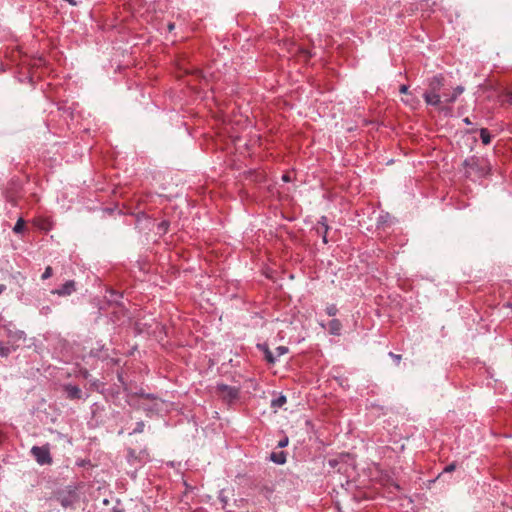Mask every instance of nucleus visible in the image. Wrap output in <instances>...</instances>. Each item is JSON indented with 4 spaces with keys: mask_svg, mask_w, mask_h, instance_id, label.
<instances>
[{
    "mask_svg": "<svg viewBox=\"0 0 512 512\" xmlns=\"http://www.w3.org/2000/svg\"><path fill=\"white\" fill-rule=\"evenodd\" d=\"M341 329H342V324L338 319H332L329 322V333L331 335H335V336L340 335Z\"/></svg>",
    "mask_w": 512,
    "mask_h": 512,
    "instance_id": "obj_12",
    "label": "nucleus"
},
{
    "mask_svg": "<svg viewBox=\"0 0 512 512\" xmlns=\"http://www.w3.org/2000/svg\"><path fill=\"white\" fill-rule=\"evenodd\" d=\"M269 459L275 464L283 465L286 463L287 457H286L285 452L280 451V452H272L269 456Z\"/></svg>",
    "mask_w": 512,
    "mask_h": 512,
    "instance_id": "obj_11",
    "label": "nucleus"
},
{
    "mask_svg": "<svg viewBox=\"0 0 512 512\" xmlns=\"http://www.w3.org/2000/svg\"><path fill=\"white\" fill-rule=\"evenodd\" d=\"M174 27H175V25H174L173 23H169V24H168V29H169L170 31H171V30H173V29H174Z\"/></svg>",
    "mask_w": 512,
    "mask_h": 512,
    "instance_id": "obj_31",
    "label": "nucleus"
},
{
    "mask_svg": "<svg viewBox=\"0 0 512 512\" xmlns=\"http://www.w3.org/2000/svg\"><path fill=\"white\" fill-rule=\"evenodd\" d=\"M463 122H464L466 125H471V124H472L471 120H470L468 117L464 118V119H463Z\"/></svg>",
    "mask_w": 512,
    "mask_h": 512,
    "instance_id": "obj_30",
    "label": "nucleus"
},
{
    "mask_svg": "<svg viewBox=\"0 0 512 512\" xmlns=\"http://www.w3.org/2000/svg\"><path fill=\"white\" fill-rule=\"evenodd\" d=\"M24 227H25V222H24V220L22 218H20V219H18V221L14 225L13 231L15 233H21V232H23Z\"/></svg>",
    "mask_w": 512,
    "mask_h": 512,
    "instance_id": "obj_16",
    "label": "nucleus"
},
{
    "mask_svg": "<svg viewBox=\"0 0 512 512\" xmlns=\"http://www.w3.org/2000/svg\"><path fill=\"white\" fill-rule=\"evenodd\" d=\"M325 311L328 316H335L338 312V309H337L336 305L331 304L326 307Z\"/></svg>",
    "mask_w": 512,
    "mask_h": 512,
    "instance_id": "obj_18",
    "label": "nucleus"
},
{
    "mask_svg": "<svg viewBox=\"0 0 512 512\" xmlns=\"http://www.w3.org/2000/svg\"><path fill=\"white\" fill-rule=\"evenodd\" d=\"M31 454L40 465H48L52 463V457L48 446H33L31 448Z\"/></svg>",
    "mask_w": 512,
    "mask_h": 512,
    "instance_id": "obj_4",
    "label": "nucleus"
},
{
    "mask_svg": "<svg viewBox=\"0 0 512 512\" xmlns=\"http://www.w3.org/2000/svg\"><path fill=\"white\" fill-rule=\"evenodd\" d=\"M4 290H5V286L0 284V294L3 293Z\"/></svg>",
    "mask_w": 512,
    "mask_h": 512,
    "instance_id": "obj_32",
    "label": "nucleus"
},
{
    "mask_svg": "<svg viewBox=\"0 0 512 512\" xmlns=\"http://www.w3.org/2000/svg\"><path fill=\"white\" fill-rule=\"evenodd\" d=\"M315 229H316L317 234L322 237L323 243L327 244L328 243L327 233H328V230H329V226H328V222H327V217L326 216H321L320 217V219H319Z\"/></svg>",
    "mask_w": 512,
    "mask_h": 512,
    "instance_id": "obj_6",
    "label": "nucleus"
},
{
    "mask_svg": "<svg viewBox=\"0 0 512 512\" xmlns=\"http://www.w3.org/2000/svg\"><path fill=\"white\" fill-rule=\"evenodd\" d=\"M64 391L66 393V397L70 400H76L82 398V391L77 385L66 384L64 385Z\"/></svg>",
    "mask_w": 512,
    "mask_h": 512,
    "instance_id": "obj_8",
    "label": "nucleus"
},
{
    "mask_svg": "<svg viewBox=\"0 0 512 512\" xmlns=\"http://www.w3.org/2000/svg\"><path fill=\"white\" fill-rule=\"evenodd\" d=\"M55 498L63 508H71L79 501V494L75 486L68 485L58 490Z\"/></svg>",
    "mask_w": 512,
    "mask_h": 512,
    "instance_id": "obj_2",
    "label": "nucleus"
},
{
    "mask_svg": "<svg viewBox=\"0 0 512 512\" xmlns=\"http://www.w3.org/2000/svg\"><path fill=\"white\" fill-rule=\"evenodd\" d=\"M480 138L482 140V143L485 145H488L491 142V135L486 128L480 129Z\"/></svg>",
    "mask_w": 512,
    "mask_h": 512,
    "instance_id": "obj_14",
    "label": "nucleus"
},
{
    "mask_svg": "<svg viewBox=\"0 0 512 512\" xmlns=\"http://www.w3.org/2000/svg\"><path fill=\"white\" fill-rule=\"evenodd\" d=\"M444 86V78L442 75H435L428 81L429 92L439 93L441 88Z\"/></svg>",
    "mask_w": 512,
    "mask_h": 512,
    "instance_id": "obj_7",
    "label": "nucleus"
},
{
    "mask_svg": "<svg viewBox=\"0 0 512 512\" xmlns=\"http://www.w3.org/2000/svg\"><path fill=\"white\" fill-rule=\"evenodd\" d=\"M465 91L464 86L459 85L454 88L451 94H442L444 103H453L457 100V98Z\"/></svg>",
    "mask_w": 512,
    "mask_h": 512,
    "instance_id": "obj_9",
    "label": "nucleus"
},
{
    "mask_svg": "<svg viewBox=\"0 0 512 512\" xmlns=\"http://www.w3.org/2000/svg\"><path fill=\"white\" fill-rule=\"evenodd\" d=\"M389 356L396 362L399 363L401 360V355L394 354L393 352L389 353Z\"/></svg>",
    "mask_w": 512,
    "mask_h": 512,
    "instance_id": "obj_24",
    "label": "nucleus"
},
{
    "mask_svg": "<svg viewBox=\"0 0 512 512\" xmlns=\"http://www.w3.org/2000/svg\"><path fill=\"white\" fill-rule=\"evenodd\" d=\"M144 427H145V424L143 421H138L136 423V427L133 429V431L131 432V434H137V433H142L144 431Z\"/></svg>",
    "mask_w": 512,
    "mask_h": 512,
    "instance_id": "obj_19",
    "label": "nucleus"
},
{
    "mask_svg": "<svg viewBox=\"0 0 512 512\" xmlns=\"http://www.w3.org/2000/svg\"><path fill=\"white\" fill-rule=\"evenodd\" d=\"M408 86L407 85H401L400 88H399V92L401 94H407L408 93Z\"/></svg>",
    "mask_w": 512,
    "mask_h": 512,
    "instance_id": "obj_26",
    "label": "nucleus"
},
{
    "mask_svg": "<svg viewBox=\"0 0 512 512\" xmlns=\"http://www.w3.org/2000/svg\"><path fill=\"white\" fill-rule=\"evenodd\" d=\"M215 392L226 402H232L239 397V389L226 384H217Z\"/></svg>",
    "mask_w": 512,
    "mask_h": 512,
    "instance_id": "obj_3",
    "label": "nucleus"
},
{
    "mask_svg": "<svg viewBox=\"0 0 512 512\" xmlns=\"http://www.w3.org/2000/svg\"><path fill=\"white\" fill-rule=\"evenodd\" d=\"M455 469H456V465H455V463H451V464L447 465V466L444 468V470H443V473H442V474H444V473H451V472H453Z\"/></svg>",
    "mask_w": 512,
    "mask_h": 512,
    "instance_id": "obj_21",
    "label": "nucleus"
},
{
    "mask_svg": "<svg viewBox=\"0 0 512 512\" xmlns=\"http://www.w3.org/2000/svg\"><path fill=\"white\" fill-rule=\"evenodd\" d=\"M288 443H289L288 437H284V438H282V439L278 442L277 447H278V448H284V447H286V446L288 445Z\"/></svg>",
    "mask_w": 512,
    "mask_h": 512,
    "instance_id": "obj_22",
    "label": "nucleus"
},
{
    "mask_svg": "<svg viewBox=\"0 0 512 512\" xmlns=\"http://www.w3.org/2000/svg\"><path fill=\"white\" fill-rule=\"evenodd\" d=\"M124 390L128 405L134 409L143 410L148 417L160 415L169 410L170 404L155 394L145 393L142 389L138 392H131L127 387Z\"/></svg>",
    "mask_w": 512,
    "mask_h": 512,
    "instance_id": "obj_1",
    "label": "nucleus"
},
{
    "mask_svg": "<svg viewBox=\"0 0 512 512\" xmlns=\"http://www.w3.org/2000/svg\"><path fill=\"white\" fill-rule=\"evenodd\" d=\"M276 351H277V356L279 357V356H282L285 353H287L288 348L284 347V346H279V347H277Z\"/></svg>",
    "mask_w": 512,
    "mask_h": 512,
    "instance_id": "obj_23",
    "label": "nucleus"
},
{
    "mask_svg": "<svg viewBox=\"0 0 512 512\" xmlns=\"http://www.w3.org/2000/svg\"><path fill=\"white\" fill-rule=\"evenodd\" d=\"M53 274V270L50 266H47L41 276V279L42 280H46V279H49Z\"/></svg>",
    "mask_w": 512,
    "mask_h": 512,
    "instance_id": "obj_20",
    "label": "nucleus"
},
{
    "mask_svg": "<svg viewBox=\"0 0 512 512\" xmlns=\"http://www.w3.org/2000/svg\"><path fill=\"white\" fill-rule=\"evenodd\" d=\"M76 284L73 280L66 281L59 288L52 291V294H56L58 296H69L76 290Z\"/></svg>",
    "mask_w": 512,
    "mask_h": 512,
    "instance_id": "obj_5",
    "label": "nucleus"
},
{
    "mask_svg": "<svg viewBox=\"0 0 512 512\" xmlns=\"http://www.w3.org/2000/svg\"><path fill=\"white\" fill-rule=\"evenodd\" d=\"M282 180H283L284 182H290V181H291L290 176H289L288 174H284V175L282 176Z\"/></svg>",
    "mask_w": 512,
    "mask_h": 512,
    "instance_id": "obj_29",
    "label": "nucleus"
},
{
    "mask_svg": "<svg viewBox=\"0 0 512 512\" xmlns=\"http://www.w3.org/2000/svg\"><path fill=\"white\" fill-rule=\"evenodd\" d=\"M168 227V223L167 222H162L160 225H159V228L162 229V230H166Z\"/></svg>",
    "mask_w": 512,
    "mask_h": 512,
    "instance_id": "obj_28",
    "label": "nucleus"
},
{
    "mask_svg": "<svg viewBox=\"0 0 512 512\" xmlns=\"http://www.w3.org/2000/svg\"><path fill=\"white\" fill-rule=\"evenodd\" d=\"M219 499L223 503V506L227 504V497H225L222 492L219 494Z\"/></svg>",
    "mask_w": 512,
    "mask_h": 512,
    "instance_id": "obj_27",
    "label": "nucleus"
},
{
    "mask_svg": "<svg viewBox=\"0 0 512 512\" xmlns=\"http://www.w3.org/2000/svg\"><path fill=\"white\" fill-rule=\"evenodd\" d=\"M286 401H287L286 396L279 395L277 398H275L271 401V407L276 408V409L281 408L286 403Z\"/></svg>",
    "mask_w": 512,
    "mask_h": 512,
    "instance_id": "obj_13",
    "label": "nucleus"
},
{
    "mask_svg": "<svg viewBox=\"0 0 512 512\" xmlns=\"http://www.w3.org/2000/svg\"><path fill=\"white\" fill-rule=\"evenodd\" d=\"M265 358L269 363H275L277 358L273 355V353L265 346L264 347Z\"/></svg>",
    "mask_w": 512,
    "mask_h": 512,
    "instance_id": "obj_17",
    "label": "nucleus"
},
{
    "mask_svg": "<svg viewBox=\"0 0 512 512\" xmlns=\"http://www.w3.org/2000/svg\"><path fill=\"white\" fill-rule=\"evenodd\" d=\"M139 459V456L136 454V452L133 449H129L127 453V461L133 465L137 460Z\"/></svg>",
    "mask_w": 512,
    "mask_h": 512,
    "instance_id": "obj_15",
    "label": "nucleus"
},
{
    "mask_svg": "<svg viewBox=\"0 0 512 512\" xmlns=\"http://www.w3.org/2000/svg\"><path fill=\"white\" fill-rule=\"evenodd\" d=\"M423 97L425 102L431 106H439L440 103L443 102V100L441 99L443 97L439 93L426 91L423 94Z\"/></svg>",
    "mask_w": 512,
    "mask_h": 512,
    "instance_id": "obj_10",
    "label": "nucleus"
},
{
    "mask_svg": "<svg viewBox=\"0 0 512 512\" xmlns=\"http://www.w3.org/2000/svg\"><path fill=\"white\" fill-rule=\"evenodd\" d=\"M139 460L143 461V462H146L148 460V454L146 453V451H141L140 452Z\"/></svg>",
    "mask_w": 512,
    "mask_h": 512,
    "instance_id": "obj_25",
    "label": "nucleus"
}]
</instances>
